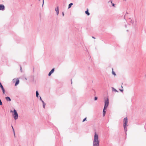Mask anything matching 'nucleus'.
I'll return each instance as SVG.
<instances>
[{"label": "nucleus", "instance_id": "obj_11", "mask_svg": "<svg viewBox=\"0 0 146 146\" xmlns=\"http://www.w3.org/2000/svg\"><path fill=\"white\" fill-rule=\"evenodd\" d=\"M88 9H87V11H85V13H86V14L88 16H89L90 14V13L88 12Z\"/></svg>", "mask_w": 146, "mask_h": 146}, {"label": "nucleus", "instance_id": "obj_28", "mask_svg": "<svg viewBox=\"0 0 146 146\" xmlns=\"http://www.w3.org/2000/svg\"><path fill=\"white\" fill-rule=\"evenodd\" d=\"M92 37L93 38H94V39L95 38H94L93 36H92Z\"/></svg>", "mask_w": 146, "mask_h": 146}, {"label": "nucleus", "instance_id": "obj_17", "mask_svg": "<svg viewBox=\"0 0 146 146\" xmlns=\"http://www.w3.org/2000/svg\"><path fill=\"white\" fill-rule=\"evenodd\" d=\"M112 89L113 91H115V92H118L115 89H114L112 87Z\"/></svg>", "mask_w": 146, "mask_h": 146}, {"label": "nucleus", "instance_id": "obj_1", "mask_svg": "<svg viewBox=\"0 0 146 146\" xmlns=\"http://www.w3.org/2000/svg\"><path fill=\"white\" fill-rule=\"evenodd\" d=\"M98 135L96 133H95L93 140V146H99V141L98 140Z\"/></svg>", "mask_w": 146, "mask_h": 146}, {"label": "nucleus", "instance_id": "obj_5", "mask_svg": "<svg viewBox=\"0 0 146 146\" xmlns=\"http://www.w3.org/2000/svg\"><path fill=\"white\" fill-rule=\"evenodd\" d=\"M5 6L3 5L0 4V10L4 11L5 10Z\"/></svg>", "mask_w": 146, "mask_h": 146}, {"label": "nucleus", "instance_id": "obj_19", "mask_svg": "<svg viewBox=\"0 0 146 146\" xmlns=\"http://www.w3.org/2000/svg\"><path fill=\"white\" fill-rule=\"evenodd\" d=\"M13 133H14V137H15V133L14 130H13Z\"/></svg>", "mask_w": 146, "mask_h": 146}, {"label": "nucleus", "instance_id": "obj_29", "mask_svg": "<svg viewBox=\"0 0 146 146\" xmlns=\"http://www.w3.org/2000/svg\"><path fill=\"white\" fill-rule=\"evenodd\" d=\"M20 70H21V68H20Z\"/></svg>", "mask_w": 146, "mask_h": 146}, {"label": "nucleus", "instance_id": "obj_30", "mask_svg": "<svg viewBox=\"0 0 146 146\" xmlns=\"http://www.w3.org/2000/svg\"><path fill=\"white\" fill-rule=\"evenodd\" d=\"M112 1H111V3H112Z\"/></svg>", "mask_w": 146, "mask_h": 146}, {"label": "nucleus", "instance_id": "obj_4", "mask_svg": "<svg viewBox=\"0 0 146 146\" xmlns=\"http://www.w3.org/2000/svg\"><path fill=\"white\" fill-rule=\"evenodd\" d=\"M109 104V101L108 98L105 100V105L104 108L106 109L108 107Z\"/></svg>", "mask_w": 146, "mask_h": 146}, {"label": "nucleus", "instance_id": "obj_31", "mask_svg": "<svg viewBox=\"0 0 146 146\" xmlns=\"http://www.w3.org/2000/svg\"><path fill=\"white\" fill-rule=\"evenodd\" d=\"M121 88H123V86H121Z\"/></svg>", "mask_w": 146, "mask_h": 146}, {"label": "nucleus", "instance_id": "obj_25", "mask_svg": "<svg viewBox=\"0 0 146 146\" xmlns=\"http://www.w3.org/2000/svg\"><path fill=\"white\" fill-rule=\"evenodd\" d=\"M112 5L114 7L115 6V4L114 3H112Z\"/></svg>", "mask_w": 146, "mask_h": 146}, {"label": "nucleus", "instance_id": "obj_8", "mask_svg": "<svg viewBox=\"0 0 146 146\" xmlns=\"http://www.w3.org/2000/svg\"><path fill=\"white\" fill-rule=\"evenodd\" d=\"M55 11L56 12L57 15H58L59 13V9L58 7H57L55 8Z\"/></svg>", "mask_w": 146, "mask_h": 146}, {"label": "nucleus", "instance_id": "obj_24", "mask_svg": "<svg viewBox=\"0 0 146 146\" xmlns=\"http://www.w3.org/2000/svg\"><path fill=\"white\" fill-rule=\"evenodd\" d=\"M119 90L121 92H123V90H121V89H119Z\"/></svg>", "mask_w": 146, "mask_h": 146}, {"label": "nucleus", "instance_id": "obj_10", "mask_svg": "<svg viewBox=\"0 0 146 146\" xmlns=\"http://www.w3.org/2000/svg\"><path fill=\"white\" fill-rule=\"evenodd\" d=\"M5 99L7 101H11V98L9 97H7L5 98Z\"/></svg>", "mask_w": 146, "mask_h": 146}, {"label": "nucleus", "instance_id": "obj_7", "mask_svg": "<svg viewBox=\"0 0 146 146\" xmlns=\"http://www.w3.org/2000/svg\"><path fill=\"white\" fill-rule=\"evenodd\" d=\"M54 68H52L51 70L50 71V72H49L48 74V75L49 76H50L51 74L54 72Z\"/></svg>", "mask_w": 146, "mask_h": 146}, {"label": "nucleus", "instance_id": "obj_23", "mask_svg": "<svg viewBox=\"0 0 146 146\" xmlns=\"http://www.w3.org/2000/svg\"><path fill=\"white\" fill-rule=\"evenodd\" d=\"M42 2H43V3H42V6H43V5H44V0H43Z\"/></svg>", "mask_w": 146, "mask_h": 146}, {"label": "nucleus", "instance_id": "obj_6", "mask_svg": "<svg viewBox=\"0 0 146 146\" xmlns=\"http://www.w3.org/2000/svg\"><path fill=\"white\" fill-rule=\"evenodd\" d=\"M0 87L1 88L2 90L3 91V94L5 93V90L3 88V86L2 85L1 83L0 82Z\"/></svg>", "mask_w": 146, "mask_h": 146}, {"label": "nucleus", "instance_id": "obj_3", "mask_svg": "<svg viewBox=\"0 0 146 146\" xmlns=\"http://www.w3.org/2000/svg\"><path fill=\"white\" fill-rule=\"evenodd\" d=\"M11 112H13V115L14 117V119L15 120L17 119L18 117V115L16 110H15L14 109L13 111H11Z\"/></svg>", "mask_w": 146, "mask_h": 146}, {"label": "nucleus", "instance_id": "obj_9", "mask_svg": "<svg viewBox=\"0 0 146 146\" xmlns=\"http://www.w3.org/2000/svg\"><path fill=\"white\" fill-rule=\"evenodd\" d=\"M106 108H104L103 111V116H104L105 115L106 111H105Z\"/></svg>", "mask_w": 146, "mask_h": 146}, {"label": "nucleus", "instance_id": "obj_13", "mask_svg": "<svg viewBox=\"0 0 146 146\" xmlns=\"http://www.w3.org/2000/svg\"><path fill=\"white\" fill-rule=\"evenodd\" d=\"M42 103L43 104V107L44 108H45L46 104H45L44 102L43 101H42Z\"/></svg>", "mask_w": 146, "mask_h": 146}, {"label": "nucleus", "instance_id": "obj_2", "mask_svg": "<svg viewBox=\"0 0 146 146\" xmlns=\"http://www.w3.org/2000/svg\"><path fill=\"white\" fill-rule=\"evenodd\" d=\"M127 117L125 118L123 120V127L124 129V130L125 132V134H126V132L127 131V127L128 126L127 125Z\"/></svg>", "mask_w": 146, "mask_h": 146}, {"label": "nucleus", "instance_id": "obj_12", "mask_svg": "<svg viewBox=\"0 0 146 146\" xmlns=\"http://www.w3.org/2000/svg\"><path fill=\"white\" fill-rule=\"evenodd\" d=\"M19 80H17L16 82V83L15 84V86H16L17 85H18L19 84Z\"/></svg>", "mask_w": 146, "mask_h": 146}, {"label": "nucleus", "instance_id": "obj_27", "mask_svg": "<svg viewBox=\"0 0 146 146\" xmlns=\"http://www.w3.org/2000/svg\"><path fill=\"white\" fill-rule=\"evenodd\" d=\"M12 129H13V130H14V129L13 127V126H12Z\"/></svg>", "mask_w": 146, "mask_h": 146}, {"label": "nucleus", "instance_id": "obj_16", "mask_svg": "<svg viewBox=\"0 0 146 146\" xmlns=\"http://www.w3.org/2000/svg\"><path fill=\"white\" fill-rule=\"evenodd\" d=\"M112 74H113V75H114V76H116V74L115 73V72H114L113 71V69H112Z\"/></svg>", "mask_w": 146, "mask_h": 146}, {"label": "nucleus", "instance_id": "obj_20", "mask_svg": "<svg viewBox=\"0 0 146 146\" xmlns=\"http://www.w3.org/2000/svg\"><path fill=\"white\" fill-rule=\"evenodd\" d=\"M40 100L42 102V101H43L42 99V98L40 96Z\"/></svg>", "mask_w": 146, "mask_h": 146}, {"label": "nucleus", "instance_id": "obj_22", "mask_svg": "<svg viewBox=\"0 0 146 146\" xmlns=\"http://www.w3.org/2000/svg\"><path fill=\"white\" fill-rule=\"evenodd\" d=\"M86 120V118H85L82 121L83 122L84 121H85Z\"/></svg>", "mask_w": 146, "mask_h": 146}, {"label": "nucleus", "instance_id": "obj_26", "mask_svg": "<svg viewBox=\"0 0 146 146\" xmlns=\"http://www.w3.org/2000/svg\"><path fill=\"white\" fill-rule=\"evenodd\" d=\"M62 15H63V16H64V12H62Z\"/></svg>", "mask_w": 146, "mask_h": 146}, {"label": "nucleus", "instance_id": "obj_21", "mask_svg": "<svg viewBox=\"0 0 146 146\" xmlns=\"http://www.w3.org/2000/svg\"><path fill=\"white\" fill-rule=\"evenodd\" d=\"M98 99V98L97 97H95V98H94V100H96Z\"/></svg>", "mask_w": 146, "mask_h": 146}, {"label": "nucleus", "instance_id": "obj_15", "mask_svg": "<svg viewBox=\"0 0 146 146\" xmlns=\"http://www.w3.org/2000/svg\"><path fill=\"white\" fill-rule=\"evenodd\" d=\"M72 5H73V3H70L68 5V8L69 9V8H70V7H71Z\"/></svg>", "mask_w": 146, "mask_h": 146}, {"label": "nucleus", "instance_id": "obj_14", "mask_svg": "<svg viewBox=\"0 0 146 146\" xmlns=\"http://www.w3.org/2000/svg\"><path fill=\"white\" fill-rule=\"evenodd\" d=\"M36 97H37V98L38 97V95H39V93H38V91H36Z\"/></svg>", "mask_w": 146, "mask_h": 146}, {"label": "nucleus", "instance_id": "obj_18", "mask_svg": "<svg viewBox=\"0 0 146 146\" xmlns=\"http://www.w3.org/2000/svg\"><path fill=\"white\" fill-rule=\"evenodd\" d=\"M129 22L131 23H133V21H132V19H129Z\"/></svg>", "mask_w": 146, "mask_h": 146}]
</instances>
